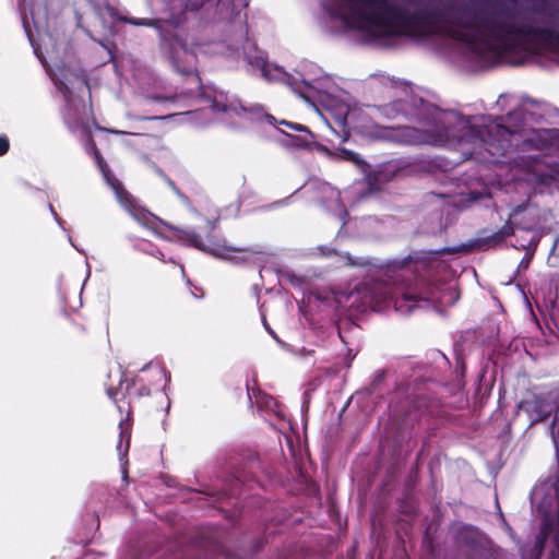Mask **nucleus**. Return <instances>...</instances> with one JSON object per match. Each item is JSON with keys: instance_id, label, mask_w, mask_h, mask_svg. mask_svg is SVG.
Wrapping results in <instances>:
<instances>
[{"instance_id": "f257e3e1", "label": "nucleus", "mask_w": 559, "mask_h": 559, "mask_svg": "<svg viewBox=\"0 0 559 559\" xmlns=\"http://www.w3.org/2000/svg\"><path fill=\"white\" fill-rule=\"evenodd\" d=\"M369 50L395 51L417 47L459 70L476 72L498 66L551 60L559 63V37H352Z\"/></svg>"}, {"instance_id": "f03ea898", "label": "nucleus", "mask_w": 559, "mask_h": 559, "mask_svg": "<svg viewBox=\"0 0 559 559\" xmlns=\"http://www.w3.org/2000/svg\"><path fill=\"white\" fill-rule=\"evenodd\" d=\"M479 124L454 110H436L431 126L412 132L418 144L460 148L463 154L472 155L474 148L487 141Z\"/></svg>"}, {"instance_id": "7ed1b4c3", "label": "nucleus", "mask_w": 559, "mask_h": 559, "mask_svg": "<svg viewBox=\"0 0 559 559\" xmlns=\"http://www.w3.org/2000/svg\"><path fill=\"white\" fill-rule=\"evenodd\" d=\"M247 4L248 0H238L237 4L235 0H151L153 10L164 14V20L171 24L181 23L187 11L201 10L204 23L217 26L241 22V13L237 8Z\"/></svg>"}, {"instance_id": "20e7f679", "label": "nucleus", "mask_w": 559, "mask_h": 559, "mask_svg": "<svg viewBox=\"0 0 559 559\" xmlns=\"http://www.w3.org/2000/svg\"><path fill=\"white\" fill-rule=\"evenodd\" d=\"M348 12L345 23L356 29H370L373 26L400 28L407 26L404 12L388 0H345Z\"/></svg>"}, {"instance_id": "39448f33", "label": "nucleus", "mask_w": 559, "mask_h": 559, "mask_svg": "<svg viewBox=\"0 0 559 559\" xmlns=\"http://www.w3.org/2000/svg\"><path fill=\"white\" fill-rule=\"evenodd\" d=\"M481 120L483 121L478 129L483 131L487 141L481 146L474 148V153L472 155L465 154L466 157H472L483 147L489 151L490 155H493V152H491L487 145H497L498 148L506 150L508 147L507 142L509 141V136L519 133L521 130L523 111L521 109L511 111L507 117L508 123H504L503 117H488L483 118Z\"/></svg>"}, {"instance_id": "423d86ee", "label": "nucleus", "mask_w": 559, "mask_h": 559, "mask_svg": "<svg viewBox=\"0 0 559 559\" xmlns=\"http://www.w3.org/2000/svg\"><path fill=\"white\" fill-rule=\"evenodd\" d=\"M392 300L395 310L401 313H408L415 307V301L425 300L431 302H443L441 297L436 295L435 288L424 282L414 285L401 286L394 289L386 287L381 292L379 301Z\"/></svg>"}, {"instance_id": "0eeeda50", "label": "nucleus", "mask_w": 559, "mask_h": 559, "mask_svg": "<svg viewBox=\"0 0 559 559\" xmlns=\"http://www.w3.org/2000/svg\"><path fill=\"white\" fill-rule=\"evenodd\" d=\"M194 37H164L163 46L169 49V59L175 69L182 74H191L195 70L198 52L197 49H189Z\"/></svg>"}, {"instance_id": "6e6552de", "label": "nucleus", "mask_w": 559, "mask_h": 559, "mask_svg": "<svg viewBox=\"0 0 559 559\" xmlns=\"http://www.w3.org/2000/svg\"><path fill=\"white\" fill-rule=\"evenodd\" d=\"M519 408L528 416L532 424L544 421L559 409V393L551 391L545 394H532L519 403Z\"/></svg>"}, {"instance_id": "1a4fd4ad", "label": "nucleus", "mask_w": 559, "mask_h": 559, "mask_svg": "<svg viewBox=\"0 0 559 559\" xmlns=\"http://www.w3.org/2000/svg\"><path fill=\"white\" fill-rule=\"evenodd\" d=\"M243 50L248 63L252 67H257L266 81H285L287 79L288 75L285 70L282 67L270 63L265 52L258 49L249 37H246Z\"/></svg>"}, {"instance_id": "9d476101", "label": "nucleus", "mask_w": 559, "mask_h": 559, "mask_svg": "<svg viewBox=\"0 0 559 559\" xmlns=\"http://www.w3.org/2000/svg\"><path fill=\"white\" fill-rule=\"evenodd\" d=\"M34 53L46 67L48 61L58 60L61 57L60 37H28Z\"/></svg>"}, {"instance_id": "9b49d317", "label": "nucleus", "mask_w": 559, "mask_h": 559, "mask_svg": "<svg viewBox=\"0 0 559 559\" xmlns=\"http://www.w3.org/2000/svg\"><path fill=\"white\" fill-rule=\"evenodd\" d=\"M558 514L556 519H550L548 514H545V519L543 522L540 534L536 538V547H538L540 550L544 547V543L547 539L548 535L554 532L558 531L559 533V487H558ZM551 559H559V536H556V551L551 552Z\"/></svg>"}, {"instance_id": "f8f14e48", "label": "nucleus", "mask_w": 559, "mask_h": 559, "mask_svg": "<svg viewBox=\"0 0 559 559\" xmlns=\"http://www.w3.org/2000/svg\"><path fill=\"white\" fill-rule=\"evenodd\" d=\"M260 251L249 248L221 247L213 250L215 257L229 260L234 263H242L250 261Z\"/></svg>"}, {"instance_id": "ddd939ff", "label": "nucleus", "mask_w": 559, "mask_h": 559, "mask_svg": "<svg viewBox=\"0 0 559 559\" xmlns=\"http://www.w3.org/2000/svg\"><path fill=\"white\" fill-rule=\"evenodd\" d=\"M395 174V170L391 169L390 166H383L373 175L368 177L369 185L374 189H379V186L390 181Z\"/></svg>"}, {"instance_id": "4468645a", "label": "nucleus", "mask_w": 559, "mask_h": 559, "mask_svg": "<svg viewBox=\"0 0 559 559\" xmlns=\"http://www.w3.org/2000/svg\"><path fill=\"white\" fill-rule=\"evenodd\" d=\"M514 233V226L512 223L508 222L499 231L495 233L492 236L484 239L485 243L497 246L501 243L507 237H510Z\"/></svg>"}, {"instance_id": "2eb2a0df", "label": "nucleus", "mask_w": 559, "mask_h": 559, "mask_svg": "<svg viewBox=\"0 0 559 559\" xmlns=\"http://www.w3.org/2000/svg\"><path fill=\"white\" fill-rule=\"evenodd\" d=\"M180 233L182 234L180 237L181 239L188 241L191 246L195 248L203 249V241L201 237L193 230H181Z\"/></svg>"}, {"instance_id": "dca6fc26", "label": "nucleus", "mask_w": 559, "mask_h": 559, "mask_svg": "<svg viewBox=\"0 0 559 559\" xmlns=\"http://www.w3.org/2000/svg\"><path fill=\"white\" fill-rule=\"evenodd\" d=\"M109 185L115 190L116 195L121 203L129 202L130 194L123 189V187L117 179H112V181H109Z\"/></svg>"}, {"instance_id": "f3484780", "label": "nucleus", "mask_w": 559, "mask_h": 559, "mask_svg": "<svg viewBox=\"0 0 559 559\" xmlns=\"http://www.w3.org/2000/svg\"><path fill=\"white\" fill-rule=\"evenodd\" d=\"M120 20L133 25L156 26L157 29H160V26L157 25L158 21L154 19H128L127 16H121Z\"/></svg>"}, {"instance_id": "a211bd4d", "label": "nucleus", "mask_w": 559, "mask_h": 559, "mask_svg": "<svg viewBox=\"0 0 559 559\" xmlns=\"http://www.w3.org/2000/svg\"><path fill=\"white\" fill-rule=\"evenodd\" d=\"M379 82L381 85H383L388 90L395 88L400 85L397 81H395L392 78L385 76V75H379L372 79V84H376Z\"/></svg>"}, {"instance_id": "6ab92c4d", "label": "nucleus", "mask_w": 559, "mask_h": 559, "mask_svg": "<svg viewBox=\"0 0 559 559\" xmlns=\"http://www.w3.org/2000/svg\"><path fill=\"white\" fill-rule=\"evenodd\" d=\"M401 110H402L401 103H396V104L384 107L385 116L390 119L396 118Z\"/></svg>"}, {"instance_id": "aec40b11", "label": "nucleus", "mask_w": 559, "mask_h": 559, "mask_svg": "<svg viewBox=\"0 0 559 559\" xmlns=\"http://www.w3.org/2000/svg\"><path fill=\"white\" fill-rule=\"evenodd\" d=\"M342 154H343V157H344L345 159H347V160H352V162H354L355 164H360V163H361V158H360V156H359L357 153H355V152L344 150V151L342 152Z\"/></svg>"}, {"instance_id": "412c9836", "label": "nucleus", "mask_w": 559, "mask_h": 559, "mask_svg": "<svg viewBox=\"0 0 559 559\" xmlns=\"http://www.w3.org/2000/svg\"><path fill=\"white\" fill-rule=\"evenodd\" d=\"M216 110H219V111H223V112H235V114H239V110L237 107L233 106V105H218L217 103L214 104L213 106Z\"/></svg>"}, {"instance_id": "4be33fe9", "label": "nucleus", "mask_w": 559, "mask_h": 559, "mask_svg": "<svg viewBox=\"0 0 559 559\" xmlns=\"http://www.w3.org/2000/svg\"><path fill=\"white\" fill-rule=\"evenodd\" d=\"M345 258H346V260H347V264H348V265H352V266H356V265H357V266H365V265H368V264H369V262H368L367 260H362V259H361V260H359V261H356V260H354V259H353V257H352V255H349V254H346V257H345Z\"/></svg>"}, {"instance_id": "5701e85b", "label": "nucleus", "mask_w": 559, "mask_h": 559, "mask_svg": "<svg viewBox=\"0 0 559 559\" xmlns=\"http://www.w3.org/2000/svg\"><path fill=\"white\" fill-rule=\"evenodd\" d=\"M536 246H537V242H536L535 236H533L527 243L520 242L516 247L521 248V249H531V248L535 249Z\"/></svg>"}, {"instance_id": "b1692460", "label": "nucleus", "mask_w": 559, "mask_h": 559, "mask_svg": "<svg viewBox=\"0 0 559 559\" xmlns=\"http://www.w3.org/2000/svg\"><path fill=\"white\" fill-rule=\"evenodd\" d=\"M9 150V140L5 136H0V156L4 155Z\"/></svg>"}, {"instance_id": "393cba45", "label": "nucleus", "mask_w": 559, "mask_h": 559, "mask_svg": "<svg viewBox=\"0 0 559 559\" xmlns=\"http://www.w3.org/2000/svg\"><path fill=\"white\" fill-rule=\"evenodd\" d=\"M282 124H285L287 127H289L290 129L295 130V131H306L307 128L302 124H299V123H293V122H287V121H281Z\"/></svg>"}, {"instance_id": "a878e982", "label": "nucleus", "mask_w": 559, "mask_h": 559, "mask_svg": "<svg viewBox=\"0 0 559 559\" xmlns=\"http://www.w3.org/2000/svg\"><path fill=\"white\" fill-rule=\"evenodd\" d=\"M21 9L23 12H25L26 10H29V12L33 14V8L31 4V1H28V0H21Z\"/></svg>"}, {"instance_id": "bb28decb", "label": "nucleus", "mask_w": 559, "mask_h": 559, "mask_svg": "<svg viewBox=\"0 0 559 559\" xmlns=\"http://www.w3.org/2000/svg\"><path fill=\"white\" fill-rule=\"evenodd\" d=\"M435 290H436V295H437L438 297H441V298H442V300H443V302H442V304H450V302H452V301H453V298H452V297H451L450 299H447V298H445V295H443V294L441 295V294L439 293V289L435 288ZM454 299H457V296H454Z\"/></svg>"}, {"instance_id": "cd10ccee", "label": "nucleus", "mask_w": 559, "mask_h": 559, "mask_svg": "<svg viewBox=\"0 0 559 559\" xmlns=\"http://www.w3.org/2000/svg\"><path fill=\"white\" fill-rule=\"evenodd\" d=\"M492 35H496L495 33ZM503 35H512L511 33H504ZM521 35H534L533 33L531 32H527V33H522ZM539 35H543V36H546V35H552L550 32L548 31H543Z\"/></svg>"}, {"instance_id": "c85d7f7f", "label": "nucleus", "mask_w": 559, "mask_h": 559, "mask_svg": "<svg viewBox=\"0 0 559 559\" xmlns=\"http://www.w3.org/2000/svg\"><path fill=\"white\" fill-rule=\"evenodd\" d=\"M337 110H338L340 115L345 116L348 111V107L345 104H341V105H338Z\"/></svg>"}, {"instance_id": "c756f323", "label": "nucleus", "mask_w": 559, "mask_h": 559, "mask_svg": "<svg viewBox=\"0 0 559 559\" xmlns=\"http://www.w3.org/2000/svg\"><path fill=\"white\" fill-rule=\"evenodd\" d=\"M168 185L180 198H185L183 194L177 189V187L171 180H168Z\"/></svg>"}, {"instance_id": "7c9ffc66", "label": "nucleus", "mask_w": 559, "mask_h": 559, "mask_svg": "<svg viewBox=\"0 0 559 559\" xmlns=\"http://www.w3.org/2000/svg\"><path fill=\"white\" fill-rule=\"evenodd\" d=\"M213 46L215 47V51H221V48H223L224 44H223V41L218 40V41H214Z\"/></svg>"}, {"instance_id": "2f4dec72", "label": "nucleus", "mask_w": 559, "mask_h": 559, "mask_svg": "<svg viewBox=\"0 0 559 559\" xmlns=\"http://www.w3.org/2000/svg\"><path fill=\"white\" fill-rule=\"evenodd\" d=\"M331 194L336 198V201H337V204L340 205V207H343V205L340 203V193L337 191H334L333 189H331Z\"/></svg>"}, {"instance_id": "473e14b6", "label": "nucleus", "mask_w": 559, "mask_h": 559, "mask_svg": "<svg viewBox=\"0 0 559 559\" xmlns=\"http://www.w3.org/2000/svg\"><path fill=\"white\" fill-rule=\"evenodd\" d=\"M370 35H377L376 33H371ZM386 35L393 36V35H402L401 33H388Z\"/></svg>"}, {"instance_id": "72a5a7b5", "label": "nucleus", "mask_w": 559, "mask_h": 559, "mask_svg": "<svg viewBox=\"0 0 559 559\" xmlns=\"http://www.w3.org/2000/svg\"><path fill=\"white\" fill-rule=\"evenodd\" d=\"M264 325H265L266 330L270 332V334H271V335H273V336L275 337V333H274V331H272L271 329H269L265 322H264Z\"/></svg>"}, {"instance_id": "f704fd0d", "label": "nucleus", "mask_w": 559, "mask_h": 559, "mask_svg": "<svg viewBox=\"0 0 559 559\" xmlns=\"http://www.w3.org/2000/svg\"><path fill=\"white\" fill-rule=\"evenodd\" d=\"M102 173H104V175H105V177H106V179H107V181H108V182H109V181H112L111 179H109V177H108V176H107V174L105 173V169H102Z\"/></svg>"}, {"instance_id": "c9c22d12", "label": "nucleus", "mask_w": 559, "mask_h": 559, "mask_svg": "<svg viewBox=\"0 0 559 559\" xmlns=\"http://www.w3.org/2000/svg\"><path fill=\"white\" fill-rule=\"evenodd\" d=\"M557 418H555L554 423H552V426H551V435H555V431H554V427H555V423H556Z\"/></svg>"}, {"instance_id": "e433bc0d", "label": "nucleus", "mask_w": 559, "mask_h": 559, "mask_svg": "<svg viewBox=\"0 0 559 559\" xmlns=\"http://www.w3.org/2000/svg\"><path fill=\"white\" fill-rule=\"evenodd\" d=\"M520 210H521V207L519 206V207L514 209L513 213L516 214Z\"/></svg>"}]
</instances>
